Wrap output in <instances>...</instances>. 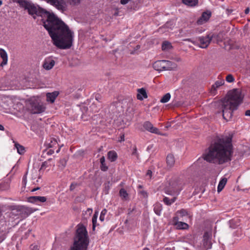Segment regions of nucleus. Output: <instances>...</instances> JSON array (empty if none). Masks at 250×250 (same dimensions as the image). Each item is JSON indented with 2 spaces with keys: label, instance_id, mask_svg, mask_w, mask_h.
Instances as JSON below:
<instances>
[{
  "label": "nucleus",
  "instance_id": "nucleus-21",
  "mask_svg": "<svg viewBox=\"0 0 250 250\" xmlns=\"http://www.w3.org/2000/svg\"><path fill=\"white\" fill-rule=\"evenodd\" d=\"M182 2L190 7L195 6L198 4V0H182Z\"/></svg>",
  "mask_w": 250,
  "mask_h": 250
},
{
  "label": "nucleus",
  "instance_id": "nucleus-43",
  "mask_svg": "<svg viewBox=\"0 0 250 250\" xmlns=\"http://www.w3.org/2000/svg\"><path fill=\"white\" fill-rule=\"evenodd\" d=\"M26 175V174L24 175V176L23 177V180H22V182H23V184L24 185V186H25L26 182H27Z\"/></svg>",
  "mask_w": 250,
  "mask_h": 250
},
{
  "label": "nucleus",
  "instance_id": "nucleus-41",
  "mask_svg": "<svg viewBox=\"0 0 250 250\" xmlns=\"http://www.w3.org/2000/svg\"><path fill=\"white\" fill-rule=\"evenodd\" d=\"M131 0H121L120 3L122 4L125 5L129 1H130Z\"/></svg>",
  "mask_w": 250,
  "mask_h": 250
},
{
  "label": "nucleus",
  "instance_id": "nucleus-1",
  "mask_svg": "<svg viewBox=\"0 0 250 250\" xmlns=\"http://www.w3.org/2000/svg\"><path fill=\"white\" fill-rule=\"evenodd\" d=\"M18 3L27 9L29 14L46 18V20L42 21L43 25L48 31L56 46L61 49H69L72 46L73 33L53 13L40 9L33 4L23 0H20Z\"/></svg>",
  "mask_w": 250,
  "mask_h": 250
},
{
  "label": "nucleus",
  "instance_id": "nucleus-38",
  "mask_svg": "<svg viewBox=\"0 0 250 250\" xmlns=\"http://www.w3.org/2000/svg\"><path fill=\"white\" fill-rule=\"evenodd\" d=\"M68 0L71 5H75L79 4L80 3L81 0Z\"/></svg>",
  "mask_w": 250,
  "mask_h": 250
},
{
  "label": "nucleus",
  "instance_id": "nucleus-47",
  "mask_svg": "<svg viewBox=\"0 0 250 250\" xmlns=\"http://www.w3.org/2000/svg\"><path fill=\"white\" fill-rule=\"evenodd\" d=\"M152 175V171L150 170H148L146 173V175H148L150 177Z\"/></svg>",
  "mask_w": 250,
  "mask_h": 250
},
{
  "label": "nucleus",
  "instance_id": "nucleus-19",
  "mask_svg": "<svg viewBox=\"0 0 250 250\" xmlns=\"http://www.w3.org/2000/svg\"><path fill=\"white\" fill-rule=\"evenodd\" d=\"M210 37L214 39L217 42H221L224 38V33L223 32H219L217 34H213Z\"/></svg>",
  "mask_w": 250,
  "mask_h": 250
},
{
  "label": "nucleus",
  "instance_id": "nucleus-11",
  "mask_svg": "<svg viewBox=\"0 0 250 250\" xmlns=\"http://www.w3.org/2000/svg\"><path fill=\"white\" fill-rule=\"evenodd\" d=\"M143 126L146 130L151 133L160 134L159 129L156 127H154L152 124L148 121L145 122Z\"/></svg>",
  "mask_w": 250,
  "mask_h": 250
},
{
  "label": "nucleus",
  "instance_id": "nucleus-49",
  "mask_svg": "<svg viewBox=\"0 0 250 250\" xmlns=\"http://www.w3.org/2000/svg\"><path fill=\"white\" fill-rule=\"evenodd\" d=\"M100 97L101 96L99 94H97L95 96V98H96V100L99 101V100L100 99Z\"/></svg>",
  "mask_w": 250,
  "mask_h": 250
},
{
  "label": "nucleus",
  "instance_id": "nucleus-2",
  "mask_svg": "<svg viewBox=\"0 0 250 250\" xmlns=\"http://www.w3.org/2000/svg\"><path fill=\"white\" fill-rule=\"evenodd\" d=\"M231 138L228 136L219 138L209 148L204 159L210 163L223 164L231 160L232 153Z\"/></svg>",
  "mask_w": 250,
  "mask_h": 250
},
{
  "label": "nucleus",
  "instance_id": "nucleus-6",
  "mask_svg": "<svg viewBox=\"0 0 250 250\" xmlns=\"http://www.w3.org/2000/svg\"><path fill=\"white\" fill-rule=\"evenodd\" d=\"M29 108L32 114H39L44 111L45 107L37 101H32L30 103Z\"/></svg>",
  "mask_w": 250,
  "mask_h": 250
},
{
  "label": "nucleus",
  "instance_id": "nucleus-22",
  "mask_svg": "<svg viewBox=\"0 0 250 250\" xmlns=\"http://www.w3.org/2000/svg\"><path fill=\"white\" fill-rule=\"evenodd\" d=\"M203 244L208 247L211 245L210 236L208 232H206L203 235Z\"/></svg>",
  "mask_w": 250,
  "mask_h": 250
},
{
  "label": "nucleus",
  "instance_id": "nucleus-61",
  "mask_svg": "<svg viewBox=\"0 0 250 250\" xmlns=\"http://www.w3.org/2000/svg\"><path fill=\"white\" fill-rule=\"evenodd\" d=\"M228 11H229V12H230V13L232 11V10H228Z\"/></svg>",
  "mask_w": 250,
  "mask_h": 250
},
{
  "label": "nucleus",
  "instance_id": "nucleus-32",
  "mask_svg": "<svg viewBox=\"0 0 250 250\" xmlns=\"http://www.w3.org/2000/svg\"><path fill=\"white\" fill-rule=\"evenodd\" d=\"M170 97L171 96L170 93H167L163 96L160 100V102L162 103H166L169 100Z\"/></svg>",
  "mask_w": 250,
  "mask_h": 250
},
{
  "label": "nucleus",
  "instance_id": "nucleus-27",
  "mask_svg": "<svg viewBox=\"0 0 250 250\" xmlns=\"http://www.w3.org/2000/svg\"><path fill=\"white\" fill-rule=\"evenodd\" d=\"M108 158L111 162L115 161L117 158V153L113 151H110L108 153Z\"/></svg>",
  "mask_w": 250,
  "mask_h": 250
},
{
  "label": "nucleus",
  "instance_id": "nucleus-52",
  "mask_svg": "<svg viewBox=\"0 0 250 250\" xmlns=\"http://www.w3.org/2000/svg\"><path fill=\"white\" fill-rule=\"evenodd\" d=\"M4 130V126L1 125H0V130Z\"/></svg>",
  "mask_w": 250,
  "mask_h": 250
},
{
  "label": "nucleus",
  "instance_id": "nucleus-25",
  "mask_svg": "<svg viewBox=\"0 0 250 250\" xmlns=\"http://www.w3.org/2000/svg\"><path fill=\"white\" fill-rule=\"evenodd\" d=\"M173 198H172L171 199H169L167 197H164L163 199L164 203L167 206L171 205L173 203L175 202V201H176V200L177 199L176 196H173Z\"/></svg>",
  "mask_w": 250,
  "mask_h": 250
},
{
  "label": "nucleus",
  "instance_id": "nucleus-40",
  "mask_svg": "<svg viewBox=\"0 0 250 250\" xmlns=\"http://www.w3.org/2000/svg\"><path fill=\"white\" fill-rule=\"evenodd\" d=\"M132 155H135L137 157V158L138 159V158H139V154L137 153V148L136 147H135L133 148V151L132 152Z\"/></svg>",
  "mask_w": 250,
  "mask_h": 250
},
{
  "label": "nucleus",
  "instance_id": "nucleus-30",
  "mask_svg": "<svg viewBox=\"0 0 250 250\" xmlns=\"http://www.w3.org/2000/svg\"><path fill=\"white\" fill-rule=\"evenodd\" d=\"M104 162H105L104 157V156H103L100 158V162L101 164V169L102 171H106L108 169V167L105 166Z\"/></svg>",
  "mask_w": 250,
  "mask_h": 250
},
{
  "label": "nucleus",
  "instance_id": "nucleus-51",
  "mask_svg": "<svg viewBox=\"0 0 250 250\" xmlns=\"http://www.w3.org/2000/svg\"><path fill=\"white\" fill-rule=\"evenodd\" d=\"M75 187L73 186V184H72L70 187V190H73L74 188Z\"/></svg>",
  "mask_w": 250,
  "mask_h": 250
},
{
  "label": "nucleus",
  "instance_id": "nucleus-37",
  "mask_svg": "<svg viewBox=\"0 0 250 250\" xmlns=\"http://www.w3.org/2000/svg\"><path fill=\"white\" fill-rule=\"evenodd\" d=\"M226 80L229 83H232L234 82V78L231 74H229L227 76Z\"/></svg>",
  "mask_w": 250,
  "mask_h": 250
},
{
  "label": "nucleus",
  "instance_id": "nucleus-45",
  "mask_svg": "<svg viewBox=\"0 0 250 250\" xmlns=\"http://www.w3.org/2000/svg\"><path fill=\"white\" fill-rule=\"evenodd\" d=\"M245 115L247 116L250 117V110H248L246 111Z\"/></svg>",
  "mask_w": 250,
  "mask_h": 250
},
{
  "label": "nucleus",
  "instance_id": "nucleus-53",
  "mask_svg": "<svg viewBox=\"0 0 250 250\" xmlns=\"http://www.w3.org/2000/svg\"><path fill=\"white\" fill-rule=\"evenodd\" d=\"M53 151L52 150H49L48 152H47V154H52L53 153Z\"/></svg>",
  "mask_w": 250,
  "mask_h": 250
},
{
  "label": "nucleus",
  "instance_id": "nucleus-18",
  "mask_svg": "<svg viewBox=\"0 0 250 250\" xmlns=\"http://www.w3.org/2000/svg\"><path fill=\"white\" fill-rule=\"evenodd\" d=\"M137 91L138 93L137 97L138 100H143L144 99H146L147 97V94L145 88H142L138 89Z\"/></svg>",
  "mask_w": 250,
  "mask_h": 250
},
{
  "label": "nucleus",
  "instance_id": "nucleus-26",
  "mask_svg": "<svg viewBox=\"0 0 250 250\" xmlns=\"http://www.w3.org/2000/svg\"><path fill=\"white\" fill-rule=\"evenodd\" d=\"M162 209V206L161 204L157 203L154 205V211L157 215H160Z\"/></svg>",
  "mask_w": 250,
  "mask_h": 250
},
{
  "label": "nucleus",
  "instance_id": "nucleus-17",
  "mask_svg": "<svg viewBox=\"0 0 250 250\" xmlns=\"http://www.w3.org/2000/svg\"><path fill=\"white\" fill-rule=\"evenodd\" d=\"M59 94V92L57 91H55L52 93H47L46 94L47 101L50 102L51 103H54Z\"/></svg>",
  "mask_w": 250,
  "mask_h": 250
},
{
  "label": "nucleus",
  "instance_id": "nucleus-58",
  "mask_svg": "<svg viewBox=\"0 0 250 250\" xmlns=\"http://www.w3.org/2000/svg\"><path fill=\"white\" fill-rule=\"evenodd\" d=\"M169 24V22H167L166 24H165V26H167V27H168V24Z\"/></svg>",
  "mask_w": 250,
  "mask_h": 250
},
{
  "label": "nucleus",
  "instance_id": "nucleus-13",
  "mask_svg": "<svg viewBox=\"0 0 250 250\" xmlns=\"http://www.w3.org/2000/svg\"><path fill=\"white\" fill-rule=\"evenodd\" d=\"M46 198L44 196H31L28 198V201L32 203H35L38 202L44 203L46 201Z\"/></svg>",
  "mask_w": 250,
  "mask_h": 250
},
{
  "label": "nucleus",
  "instance_id": "nucleus-10",
  "mask_svg": "<svg viewBox=\"0 0 250 250\" xmlns=\"http://www.w3.org/2000/svg\"><path fill=\"white\" fill-rule=\"evenodd\" d=\"M211 40V37H210L209 35H208L206 37H200L198 38V41L200 43V47L201 48L207 47L210 42Z\"/></svg>",
  "mask_w": 250,
  "mask_h": 250
},
{
  "label": "nucleus",
  "instance_id": "nucleus-5",
  "mask_svg": "<svg viewBox=\"0 0 250 250\" xmlns=\"http://www.w3.org/2000/svg\"><path fill=\"white\" fill-rule=\"evenodd\" d=\"M184 185L183 180L179 177L172 178L169 182L168 185L164 188V192L172 196H177L183 189Z\"/></svg>",
  "mask_w": 250,
  "mask_h": 250
},
{
  "label": "nucleus",
  "instance_id": "nucleus-50",
  "mask_svg": "<svg viewBox=\"0 0 250 250\" xmlns=\"http://www.w3.org/2000/svg\"><path fill=\"white\" fill-rule=\"evenodd\" d=\"M40 189V187H37V188H34L32 189L31 190V191H32V192H34V191H36V190H39V189Z\"/></svg>",
  "mask_w": 250,
  "mask_h": 250
},
{
  "label": "nucleus",
  "instance_id": "nucleus-9",
  "mask_svg": "<svg viewBox=\"0 0 250 250\" xmlns=\"http://www.w3.org/2000/svg\"><path fill=\"white\" fill-rule=\"evenodd\" d=\"M55 62L54 60H53L51 57L46 58L42 64L43 68L46 70H49L51 69L53 66L55 65Z\"/></svg>",
  "mask_w": 250,
  "mask_h": 250
},
{
  "label": "nucleus",
  "instance_id": "nucleus-28",
  "mask_svg": "<svg viewBox=\"0 0 250 250\" xmlns=\"http://www.w3.org/2000/svg\"><path fill=\"white\" fill-rule=\"evenodd\" d=\"M172 47V46L171 43L167 41H165L162 43V49L163 51L169 50L171 49Z\"/></svg>",
  "mask_w": 250,
  "mask_h": 250
},
{
  "label": "nucleus",
  "instance_id": "nucleus-55",
  "mask_svg": "<svg viewBox=\"0 0 250 250\" xmlns=\"http://www.w3.org/2000/svg\"><path fill=\"white\" fill-rule=\"evenodd\" d=\"M37 171L36 170H34L33 171V174H35L36 175H37Z\"/></svg>",
  "mask_w": 250,
  "mask_h": 250
},
{
  "label": "nucleus",
  "instance_id": "nucleus-60",
  "mask_svg": "<svg viewBox=\"0 0 250 250\" xmlns=\"http://www.w3.org/2000/svg\"><path fill=\"white\" fill-rule=\"evenodd\" d=\"M2 2L0 0V6L2 5Z\"/></svg>",
  "mask_w": 250,
  "mask_h": 250
},
{
  "label": "nucleus",
  "instance_id": "nucleus-3",
  "mask_svg": "<svg viewBox=\"0 0 250 250\" xmlns=\"http://www.w3.org/2000/svg\"><path fill=\"white\" fill-rule=\"evenodd\" d=\"M243 97L241 91L238 89L230 91L221 101L223 117L226 121L229 120L232 117L234 110L237 109L243 101Z\"/></svg>",
  "mask_w": 250,
  "mask_h": 250
},
{
  "label": "nucleus",
  "instance_id": "nucleus-57",
  "mask_svg": "<svg viewBox=\"0 0 250 250\" xmlns=\"http://www.w3.org/2000/svg\"><path fill=\"white\" fill-rule=\"evenodd\" d=\"M248 179L250 181V171L249 172L248 174Z\"/></svg>",
  "mask_w": 250,
  "mask_h": 250
},
{
  "label": "nucleus",
  "instance_id": "nucleus-42",
  "mask_svg": "<svg viewBox=\"0 0 250 250\" xmlns=\"http://www.w3.org/2000/svg\"><path fill=\"white\" fill-rule=\"evenodd\" d=\"M47 166V162H44L42 163V165L41 166V169L45 168Z\"/></svg>",
  "mask_w": 250,
  "mask_h": 250
},
{
  "label": "nucleus",
  "instance_id": "nucleus-34",
  "mask_svg": "<svg viewBox=\"0 0 250 250\" xmlns=\"http://www.w3.org/2000/svg\"><path fill=\"white\" fill-rule=\"evenodd\" d=\"M120 195L121 197L126 199L128 196V193L124 188H121L120 190Z\"/></svg>",
  "mask_w": 250,
  "mask_h": 250
},
{
  "label": "nucleus",
  "instance_id": "nucleus-29",
  "mask_svg": "<svg viewBox=\"0 0 250 250\" xmlns=\"http://www.w3.org/2000/svg\"><path fill=\"white\" fill-rule=\"evenodd\" d=\"M15 146L17 148V152L20 154H23L25 152L24 147L18 143L15 144Z\"/></svg>",
  "mask_w": 250,
  "mask_h": 250
},
{
  "label": "nucleus",
  "instance_id": "nucleus-24",
  "mask_svg": "<svg viewBox=\"0 0 250 250\" xmlns=\"http://www.w3.org/2000/svg\"><path fill=\"white\" fill-rule=\"evenodd\" d=\"M175 227L176 229H186L188 228V224L181 221L179 223H177V225H176Z\"/></svg>",
  "mask_w": 250,
  "mask_h": 250
},
{
  "label": "nucleus",
  "instance_id": "nucleus-12",
  "mask_svg": "<svg viewBox=\"0 0 250 250\" xmlns=\"http://www.w3.org/2000/svg\"><path fill=\"white\" fill-rule=\"evenodd\" d=\"M164 60L157 61L153 64V68L158 71L165 70Z\"/></svg>",
  "mask_w": 250,
  "mask_h": 250
},
{
  "label": "nucleus",
  "instance_id": "nucleus-48",
  "mask_svg": "<svg viewBox=\"0 0 250 250\" xmlns=\"http://www.w3.org/2000/svg\"><path fill=\"white\" fill-rule=\"evenodd\" d=\"M250 12V8L249 7L247 8L245 10V13L246 14H248Z\"/></svg>",
  "mask_w": 250,
  "mask_h": 250
},
{
  "label": "nucleus",
  "instance_id": "nucleus-59",
  "mask_svg": "<svg viewBox=\"0 0 250 250\" xmlns=\"http://www.w3.org/2000/svg\"><path fill=\"white\" fill-rule=\"evenodd\" d=\"M144 250H149L148 248H145Z\"/></svg>",
  "mask_w": 250,
  "mask_h": 250
},
{
  "label": "nucleus",
  "instance_id": "nucleus-39",
  "mask_svg": "<svg viewBox=\"0 0 250 250\" xmlns=\"http://www.w3.org/2000/svg\"><path fill=\"white\" fill-rule=\"evenodd\" d=\"M179 221H178V217L177 216L174 217L173 218L172 220V223L174 226L177 225V223H179Z\"/></svg>",
  "mask_w": 250,
  "mask_h": 250
},
{
  "label": "nucleus",
  "instance_id": "nucleus-56",
  "mask_svg": "<svg viewBox=\"0 0 250 250\" xmlns=\"http://www.w3.org/2000/svg\"><path fill=\"white\" fill-rule=\"evenodd\" d=\"M186 40H187V41H189V42H192L193 43H195V42H194L192 41L191 40V39H187Z\"/></svg>",
  "mask_w": 250,
  "mask_h": 250
},
{
  "label": "nucleus",
  "instance_id": "nucleus-20",
  "mask_svg": "<svg viewBox=\"0 0 250 250\" xmlns=\"http://www.w3.org/2000/svg\"><path fill=\"white\" fill-rule=\"evenodd\" d=\"M166 161L167 165L169 167H172L175 164V158L173 154H169L167 155Z\"/></svg>",
  "mask_w": 250,
  "mask_h": 250
},
{
  "label": "nucleus",
  "instance_id": "nucleus-14",
  "mask_svg": "<svg viewBox=\"0 0 250 250\" xmlns=\"http://www.w3.org/2000/svg\"><path fill=\"white\" fill-rule=\"evenodd\" d=\"M0 56L2 59V61L0 63V66L3 67V66L7 64L8 61L7 54L3 49H0Z\"/></svg>",
  "mask_w": 250,
  "mask_h": 250
},
{
  "label": "nucleus",
  "instance_id": "nucleus-36",
  "mask_svg": "<svg viewBox=\"0 0 250 250\" xmlns=\"http://www.w3.org/2000/svg\"><path fill=\"white\" fill-rule=\"evenodd\" d=\"M107 213V210L106 209H104L101 213V214H100V220L101 221H104V215L106 214V213Z\"/></svg>",
  "mask_w": 250,
  "mask_h": 250
},
{
  "label": "nucleus",
  "instance_id": "nucleus-31",
  "mask_svg": "<svg viewBox=\"0 0 250 250\" xmlns=\"http://www.w3.org/2000/svg\"><path fill=\"white\" fill-rule=\"evenodd\" d=\"M98 212L95 211L94 215L93 216L92 219V229L94 230L95 229V227L96 226V223H97V219L98 217Z\"/></svg>",
  "mask_w": 250,
  "mask_h": 250
},
{
  "label": "nucleus",
  "instance_id": "nucleus-7",
  "mask_svg": "<svg viewBox=\"0 0 250 250\" xmlns=\"http://www.w3.org/2000/svg\"><path fill=\"white\" fill-rule=\"evenodd\" d=\"M47 2L53 5L58 10L63 11L65 9L64 2L63 0H45Z\"/></svg>",
  "mask_w": 250,
  "mask_h": 250
},
{
  "label": "nucleus",
  "instance_id": "nucleus-64",
  "mask_svg": "<svg viewBox=\"0 0 250 250\" xmlns=\"http://www.w3.org/2000/svg\"><path fill=\"white\" fill-rule=\"evenodd\" d=\"M17 2H18V1H20V0H15Z\"/></svg>",
  "mask_w": 250,
  "mask_h": 250
},
{
  "label": "nucleus",
  "instance_id": "nucleus-33",
  "mask_svg": "<svg viewBox=\"0 0 250 250\" xmlns=\"http://www.w3.org/2000/svg\"><path fill=\"white\" fill-rule=\"evenodd\" d=\"M66 165V160L65 159H61L59 161V167L62 169L64 168Z\"/></svg>",
  "mask_w": 250,
  "mask_h": 250
},
{
  "label": "nucleus",
  "instance_id": "nucleus-62",
  "mask_svg": "<svg viewBox=\"0 0 250 250\" xmlns=\"http://www.w3.org/2000/svg\"><path fill=\"white\" fill-rule=\"evenodd\" d=\"M139 188H142V186H141V185H140V186H139Z\"/></svg>",
  "mask_w": 250,
  "mask_h": 250
},
{
  "label": "nucleus",
  "instance_id": "nucleus-8",
  "mask_svg": "<svg viewBox=\"0 0 250 250\" xmlns=\"http://www.w3.org/2000/svg\"><path fill=\"white\" fill-rule=\"evenodd\" d=\"M211 15V12L209 11L204 12L200 18L197 21L198 25H202L208 21Z\"/></svg>",
  "mask_w": 250,
  "mask_h": 250
},
{
  "label": "nucleus",
  "instance_id": "nucleus-35",
  "mask_svg": "<svg viewBox=\"0 0 250 250\" xmlns=\"http://www.w3.org/2000/svg\"><path fill=\"white\" fill-rule=\"evenodd\" d=\"M177 214H179L181 217H183L188 215V212L185 209H181L177 212Z\"/></svg>",
  "mask_w": 250,
  "mask_h": 250
},
{
  "label": "nucleus",
  "instance_id": "nucleus-46",
  "mask_svg": "<svg viewBox=\"0 0 250 250\" xmlns=\"http://www.w3.org/2000/svg\"><path fill=\"white\" fill-rule=\"evenodd\" d=\"M32 248H31L32 250H39L38 247L37 246H31Z\"/></svg>",
  "mask_w": 250,
  "mask_h": 250
},
{
  "label": "nucleus",
  "instance_id": "nucleus-44",
  "mask_svg": "<svg viewBox=\"0 0 250 250\" xmlns=\"http://www.w3.org/2000/svg\"><path fill=\"white\" fill-rule=\"evenodd\" d=\"M92 211H93L92 209L91 208H89L87 209L86 211H85V213H88L89 215H90L92 214Z\"/></svg>",
  "mask_w": 250,
  "mask_h": 250
},
{
  "label": "nucleus",
  "instance_id": "nucleus-23",
  "mask_svg": "<svg viewBox=\"0 0 250 250\" xmlns=\"http://www.w3.org/2000/svg\"><path fill=\"white\" fill-rule=\"evenodd\" d=\"M227 182V179L226 178H222L219 183L218 187H217V191L218 192H220L224 188L225 186L226 183Z\"/></svg>",
  "mask_w": 250,
  "mask_h": 250
},
{
  "label": "nucleus",
  "instance_id": "nucleus-4",
  "mask_svg": "<svg viewBox=\"0 0 250 250\" xmlns=\"http://www.w3.org/2000/svg\"><path fill=\"white\" fill-rule=\"evenodd\" d=\"M89 244V238L85 227L79 224L77 226L74 243L70 250H87Z\"/></svg>",
  "mask_w": 250,
  "mask_h": 250
},
{
  "label": "nucleus",
  "instance_id": "nucleus-16",
  "mask_svg": "<svg viewBox=\"0 0 250 250\" xmlns=\"http://www.w3.org/2000/svg\"><path fill=\"white\" fill-rule=\"evenodd\" d=\"M224 83V80L223 79L216 81L214 84L212 85L211 88L210 89L211 93L212 94L215 95L217 88L223 85Z\"/></svg>",
  "mask_w": 250,
  "mask_h": 250
},
{
  "label": "nucleus",
  "instance_id": "nucleus-54",
  "mask_svg": "<svg viewBox=\"0 0 250 250\" xmlns=\"http://www.w3.org/2000/svg\"><path fill=\"white\" fill-rule=\"evenodd\" d=\"M121 141H124V135L121 137Z\"/></svg>",
  "mask_w": 250,
  "mask_h": 250
},
{
  "label": "nucleus",
  "instance_id": "nucleus-15",
  "mask_svg": "<svg viewBox=\"0 0 250 250\" xmlns=\"http://www.w3.org/2000/svg\"><path fill=\"white\" fill-rule=\"evenodd\" d=\"M165 70H172L176 69L177 65L172 62L164 60Z\"/></svg>",
  "mask_w": 250,
  "mask_h": 250
},
{
  "label": "nucleus",
  "instance_id": "nucleus-63",
  "mask_svg": "<svg viewBox=\"0 0 250 250\" xmlns=\"http://www.w3.org/2000/svg\"><path fill=\"white\" fill-rule=\"evenodd\" d=\"M180 61V59L179 58L178 59H177V61Z\"/></svg>",
  "mask_w": 250,
  "mask_h": 250
}]
</instances>
